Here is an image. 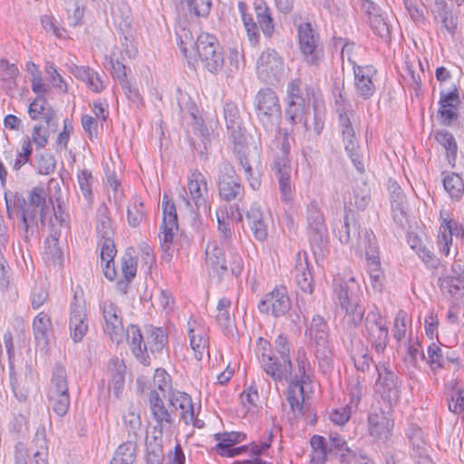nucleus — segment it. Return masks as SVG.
Wrapping results in <instances>:
<instances>
[{"label":"nucleus","mask_w":464,"mask_h":464,"mask_svg":"<svg viewBox=\"0 0 464 464\" xmlns=\"http://www.w3.org/2000/svg\"><path fill=\"white\" fill-rule=\"evenodd\" d=\"M46 198L47 193L43 187H34L30 191L28 200L18 192H5L6 216L11 220L15 216L18 218L19 234L25 242H29L38 231L39 222L42 226L45 224L48 212Z\"/></svg>","instance_id":"obj_1"},{"label":"nucleus","mask_w":464,"mask_h":464,"mask_svg":"<svg viewBox=\"0 0 464 464\" xmlns=\"http://www.w3.org/2000/svg\"><path fill=\"white\" fill-rule=\"evenodd\" d=\"M179 47L185 57L188 56L189 49H197L203 67L213 74L218 73L224 66V53L217 37L210 34H201L196 42L180 37Z\"/></svg>","instance_id":"obj_2"},{"label":"nucleus","mask_w":464,"mask_h":464,"mask_svg":"<svg viewBox=\"0 0 464 464\" xmlns=\"http://www.w3.org/2000/svg\"><path fill=\"white\" fill-rule=\"evenodd\" d=\"M276 146L272 170L278 181L282 200L290 202L293 199L292 168L289 158L291 147L286 132L276 139Z\"/></svg>","instance_id":"obj_3"},{"label":"nucleus","mask_w":464,"mask_h":464,"mask_svg":"<svg viewBox=\"0 0 464 464\" xmlns=\"http://www.w3.org/2000/svg\"><path fill=\"white\" fill-rule=\"evenodd\" d=\"M295 361L297 362V372L293 373V368L291 369L290 376L287 378L288 387L286 392V400L295 417L303 413L304 401V383L310 380L308 373L310 362L304 348L297 350Z\"/></svg>","instance_id":"obj_4"},{"label":"nucleus","mask_w":464,"mask_h":464,"mask_svg":"<svg viewBox=\"0 0 464 464\" xmlns=\"http://www.w3.org/2000/svg\"><path fill=\"white\" fill-rule=\"evenodd\" d=\"M255 111L264 129L272 131L281 118V105L276 92L271 88L259 90L255 97Z\"/></svg>","instance_id":"obj_5"},{"label":"nucleus","mask_w":464,"mask_h":464,"mask_svg":"<svg viewBox=\"0 0 464 464\" xmlns=\"http://www.w3.org/2000/svg\"><path fill=\"white\" fill-rule=\"evenodd\" d=\"M299 50L304 61L310 66L319 67L324 59L319 34L311 23H301L297 26Z\"/></svg>","instance_id":"obj_6"},{"label":"nucleus","mask_w":464,"mask_h":464,"mask_svg":"<svg viewBox=\"0 0 464 464\" xmlns=\"http://www.w3.org/2000/svg\"><path fill=\"white\" fill-rule=\"evenodd\" d=\"M306 230L312 249L322 251L328 243L324 216L317 201H311L305 210Z\"/></svg>","instance_id":"obj_7"},{"label":"nucleus","mask_w":464,"mask_h":464,"mask_svg":"<svg viewBox=\"0 0 464 464\" xmlns=\"http://www.w3.org/2000/svg\"><path fill=\"white\" fill-rule=\"evenodd\" d=\"M49 406L60 417L64 416L70 407V395L67 384L66 370L56 365L48 390Z\"/></svg>","instance_id":"obj_8"},{"label":"nucleus","mask_w":464,"mask_h":464,"mask_svg":"<svg viewBox=\"0 0 464 464\" xmlns=\"http://www.w3.org/2000/svg\"><path fill=\"white\" fill-rule=\"evenodd\" d=\"M218 188L219 198L223 201L242 203L244 200L245 188L234 168L227 162H225L219 169Z\"/></svg>","instance_id":"obj_9"},{"label":"nucleus","mask_w":464,"mask_h":464,"mask_svg":"<svg viewBox=\"0 0 464 464\" xmlns=\"http://www.w3.org/2000/svg\"><path fill=\"white\" fill-rule=\"evenodd\" d=\"M234 152L237 156L239 164L242 166L246 179L249 186L254 189H259L261 186L259 168L261 160L256 150H250L246 146V140L234 142Z\"/></svg>","instance_id":"obj_10"},{"label":"nucleus","mask_w":464,"mask_h":464,"mask_svg":"<svg viewBox=\"0 0 464 464\" xmlns=\"http://www.w3.org/2000/svg\"><path fill=\"white\" fill-rule=\"evenodd\" d=\"M357 247L364 249L367 259L368 273L374 287L380 283L382 276L379 259V247L375 235L372 230H364L363 237L358 233Z\"/></svg>","instance_id":"obj_11"},{"label":"nucleus","mask_w":464,"mask_h":464,"mask_svg":"<svg viewBox=\"0 0 464 464\" xmlns=\"http://www.w3.org/2000/svg\"><path fill=\"white\" fill-rule=\"evenodd\" d=\"M188 189L195 205V213L210 215V205L208 201V188L206 177L198 169L188 176Z\"/></svg>","instance_id":"obj_12"},{"label":"nucleus","mask_w":464,"mask_h":464,"mask_svg":"<svg viewBox=\"0 0 464 464\" xmlns=\"http://www.w3.org/2000/svg\"><path fill=\"white\" fill-rule=\"evenodd\" d=\"M283 71V59L275 49L267 48L262 52L256 65V72L260 80L267 83H274L279 81Z\"/></svg>","instance_id":"obj_13"},{"label":"nucleus","mask_w":464,"mask_h":464,"mask_svg":"<svg viewBox=\"0 0 464 464\" xmlns=\"http://www.w3.org/2000/svg\"><path fill=\"white\" fill-rule=\"evenodd\" d=\"M364 325L372 346L377 353H382L387 347L389 330L382 314L378 311L369 312Z\"/></svg>","instance_id":"obj_14"},{"label":"nucleus","mask_w":464,"mask_h":464,"mask_svg":"<svg viewBox=\"0 0 464 464\" xmlns=\"http://www.w3.org/2000/svg\"><path fill=\"white\" fill-rule=\"evenodd\" d=\"M257 308L262 314L271 313L275 317H281L291 308V299L285 286H276L259 302Z\"/></svg>","instance_id":"obj_15"},{"label":"nucleus","mask_w":464,"mask_h":464,"mask_svg":"<svg viewBox=\"0 0 464 464\" xmlns=\"http://www.w3.org/2000/svg\"><path fill=\"white\" fill-rule=\"evenodd\" d=\"M258 362L263 371L269 375L274 382H278L283 380L287 382L290 372L293 367L291 360L278 358L272 353H258Z\"/></svg>","instance_id":"obj_16"},{"label":"nucleus","mask_w":464,"mask_h":464,"mask_svg":"<svg viewBox=\"0 0 464 464\" xmlns=\"http://www.w3.org/2000/svg\"><path fill=\"white\" fill-rule=\"evenodd\" d=\"M69 329L74 343L81 342L88 331L85 304L83 300L80 301L76 295L70 305Z\"/></svg>","instance_id":"obj_17"},{"label":"nucleus","mask_w":464,"mask_h":464,"mask_svg":"<svg viewBox=\"0 0 464 464\" xmlns=\"http://www.w3.org/2000/svg\"><path fill=\"white\" fill-rule=\"evenodd\" d=\"M362 9L368 15L369 24L374 34L385 41L390 39L391 25L387 14L371 0H362Z\"/></svg>","instance_id":"obj_18"},{"label":"nucleus","mask_w":464,"mask_h":464,"mask_svg":"<svg viewBox=\"0 0 464 464\" xmlns=\"http://www.w3.org/2000/svg\"><path fill=\"white\" fill-rule=\"evenodd\" d=\"M101 308L105 324L104 331L111 341L120 343L123 335V324L120 308L110 300L104 301L101 304Z\"/></svg>","instance_id":"obj_19"},{"label":"nucleus","mask_w":464,"mask_h":464,"mask_svg":"<svg viewBox=\"0 0 464 464\" xmlns=\"http://www.w3.org/2000/svg\"><path fill=\"white\" fill-rule=\"evenodd\" d=\"M378 372L377 383L382 387V392L390 404L397 402L401 393V382L398 376L385 364H376Z\"/></svg>","instance_id":"obj_20"},{"label":"nucleus","mask_w":464,"mask_h":464,"mask_svg":"<svg viewBox=\"0 0 464 464\" xmlns=\"http://www.w3.org/2000/svg\"><path fill=\"white\" fill-rule=\"evenodd\" d=\"M423 5L430 9L436 23L454 35L457 30V17L447 6L445 0H422Z\"/></svg>","instance_id":"obj_21"},{"label":"nucleus","mask_w":464,"mask_h":464,"mask_svg":"<svg viewBox=\"0 0 464 464\" xmlns=\"http://www.w3.org/2000/svg\"><path fill=\"white\" fill-rule=\"evenodd\" d=\"M442 215V211H440L441 221L437 243L440 252L445 256H448L452 245V237H463L464 228L458 221L452 218H443Z\"/></svg>","instance_id":"obj_22"},{"label":"nucleus","mask_w":464,"mask_h":464,"mask_svg":"<svg viewBox=\"0 0 464 464\" xmlns=\"http://www.w3.org/2000/svg\"><path fill=\"white\" fill-rule=\"evenodd\" d=\"M354 89L356 95L363 100L371 98L375 92V84L372 81L376 70L372 65L354 66Z\"/></svg>","instance_id":"obj_23"},{"label":"nucleus","mask_w":464,"mask_h":464,"mask_svg":"<svg viewBox=\"0 0 464 464\" xmlns=\"http://www.w3.org/2000/svg\"><path fill=\"white\" fill-rule=\"evenodd\" d=\"M310 346L316 358L320 371L324 374L329 373L334 366V345L329 336L310 340Z\"/></svg>","instance_id":"obj_24"},{"label":"nucleus","mask_w":464,"mask_h":464,"mask_svg":"<svg viewBox=\"0 0 464 464\" xmlns=\"http://www.w3.org/2000/svg\"><path fill=\"white\" fill-rule=\"evenodd\" d=\"M334 292L340 307L347 306L349 304L361 300L360 287L353 277H350L348 280L335 278L334 280Z\"/></svg>","instance_id":"obj_25"},{"label":"nucleus","mask_w":464,"mask_h":464,"mask_svg":"<svg viewBox=\"0 0 464 464\" xmlns=\"http://www.w3.org/2000/svg\"><path fill=\"white\" fill-rule=\"evenodd\" d=\"M294 274L298 287L304 293L312 294L314 292V276L305 252L296 254Z\"/></svg>","instance_id":"obj_26"},{"label":"nucleus","mask_w":464,"mask_h":464,"mask_svg":"<svg viewBox=\"0 0 464 464\" xmlns=\"http://www.w3.org/2000/svg\"><path fill=\"white\" fill-rule=\"evenodd\" d=\"M369 432L372 437L378 440H386L392 431L393 423L382 409L373 410L368 417Z\"/></svg>","instance_id":"obj_27"},{"label":"nucleus","mask_w":464,"mask_h":464,"mask_svg":"<svg viewBox=\"0 0 464 464\" xmlns=\"http://www.w3.org/2000/svg\"><path fill=\"white\" fill-rule=\"evenodd\" d=\"M188 327L190 347L194 352V357L200 361L208 348L207 330L203 324L192 319L188 322Z\"/></svg>","instance_id":"obj_28"},{"label":"nucleus","mask_w":464,"mask_h":464,"mask_svg":"<svg viewBox=\"0 0 464 464\" xmlns=\"http://www.w3.org/2000/svg\"><path fill=\"white\" fill-rule=\"evenodd\" d=\"M163 399L157 390L150 392V411L154 420L157 421L155 430L159 429L160 433H162L163 429L170 427L173 422L172 412L165 407Z\"/></svg>","instance_id":"obj_29"},{"label":"nucleus","mask_w":464,"mask_h":464,"mask_svg":"<svg viewBox=\"0 0 464 464\" xmlns=\"http://www.w3.org/2000/svg\"><path fill=\"white\" fill-rule=\"evenodd\" d=\"M326 449L330 456L334 457L342 464H350L355 458L354 451L348 447L344 438L338 433L329 434Z\"/></svg>","instance_id":"obj_30"},{"label":"nucleus","mask_w":464,"mask_h":464,"mask_svg":"<svg viewBox=\"0 0 464 464\" xmlns=\"http://www.w3.org/2000/svg\"><path fill=\"white\" fill-rule=\"evenodd\" d=\"M224 118L233 143L246 140L242 127L243 121L236 103L232 102H226L224 105Z\"/></svg>","instance_id":"obj_31"},{"label":"nucleus","mask_w":464,"mask_h":464,"mask_svg":"<svg viewBox=\"0 0 464 464\" xmlns=\"http://www.w3.org/2000/svg\"><path fill=\"white\" fill-rule=\"evenodd\" d=\"M28 114L32 120H43L47 128L56 125V114L44 95H37L29 104Z\"/></svg>","instance_id":"obj_32"},{"label":"nucleus","mask_w":464,"mask_h":464,"mask_svg":"<svg viewBox=\"0 0 464 464\" xmlns=\"http://www.w3.org/2000/svg\"><path fill=\"white\" fill-rule=\"evenodd\" d=\"M126 334L133 355L143 365H150V360L147 353V344L143 341L140 328L137 325L130 324L127 328Z\"/></svg>","instance_id":"obj_33"},{"label":"nucleus","mask_w":464,"mask_h":464,"mask_svg":"<svg viewBox=\"0 0 464 464\" xmlns=\"http://www.w3.org/2000/svg\"><path fill=\"white\" fill-rule=\"evenodd\" d=\"M246 220L255 238L265 241L267 237V224L264 212L257 203L252 204L250 209L246 211Z\"/></svg>","instance_id":"obj_34"},{"label":"nucleus","mask_w":464,"mask_h":464,"mask_svg":"<svg viewBox=\"0 0 464 464\" xmlns=\"http://www.w3.org/2000/svg\"><path fill=\"white\" fill-rule=\"evenodd\" d=\"M126 366L122 360L113 358L109 361L108 373L110 375L109 390L112 389L116 398L121 396L125 382Z\"/></svg>","instance_id":"obj_35"},{"label":"nucleus","mask_w":464,"mask_h":464,"mask_svg":"<svg viewBox=\"0 0 464 464\" xmlns=\"http://www.w3.org/2000/svg\"><path fill=\"white\" fill-rule=\"evenodd\" d=\"M313 97V108H314V121L313 126L309 125L307 120L304 121V127L305 132H307L309 138H315L321 134L324 127L325 119V108L321 101H319L314 94L313 89H311Z\"/></svg>","instance_id":"obj_36"},{"label":"nucleus","mask_w":464,"mask_h":464,"mask_svg":"<svg viewBox=\"0 0 464 464\" xmlns=\"http://www.w3.org/2000/svg\"><path fill=\"white\" fill-rule=\"evenodd\" d=\"M170 405L181 411V418L186 424L192 423L195 419L194 407L191 397L185 392L173 393L169 398Z\"/></svg>","instance_id":"obj_37"},{"label":"nucleus","mask_w":464,"mask_h":464,"mask_svg":"<svg viewBox=\"0 0 464 464\" xmlns=\"http://www.w3.org/2000/svg\"><path fill=\"white\" fill-rule=\"evenodd\" d=\"M368 230L366 227L362 228L360 226L357 227L355 220L350 219L348 215H345L343 223L341 225V228L338 229L335 235L338 236L339 240L343 244H353L357 246L358 233L361 232V237H363V231Z\"/></svg>","instance_id":"obj_38"},{"label":"nucleus","mask_w":464,"mask_h":464,"mask_svg":"<svg viewBox=\"0 0 464 464\" xmlns=\"http://www.w3.org/2000/svg\"><path fill=\"white\" fill-rule=\"evenodd\" d=\"M224 246H219L217 242L209 243L206 248L207 262L217 272L223 274L227 270Z\"/></svg>","instance_id":"obj_39"},{"label":"nucleus","mask_w":464,"mask_h":464,"mask_svg":"<svg viewBox=\"0 0 464 464\" xmlns=\"http://www.w3.org/2000/svg\"><path fill=\"white\" fill-rule=\"evenodd\" d=\"M349 136L347 134H343V140L344 143V149L346 152L348 153L349 158L351 159L353 166L356 168V169L363 173L365 170L364 168V162L362 160V157L361 155V150L358 145V141L355 138V132L349 131Z\"/></svg>","instance_id":"obj_40"},{"label":"nucleus","mask_w":464,"mask_h":464,"mask_svg":"<svg viewBox=\"0 0 464 464\" xmlns=\"http://www.w3.org/2000/svg\"><path fill=\"white\" fill-rule=\"evenodd\" d=\"M43 258L49 266L54 267H61L63 266V256L58 246V238L56 237H51L46 239Z\"/></svg>","instance_id":"obj_41"},{"label":"nucleus","mask_w":464,"mask_h":464,"mask_svg":"<svg viewBox=\"0 0 464 464\" xmlns=\"http://www.w3.org/2000/svg\"><path fill=\"white\" fill-rule=\"evenodd\" d=\"M136 442L129 440L115 450L110 464H132L136 459Z\"/></svg>","instance_id":"obj_42"},{"label":"nucleus","mask_w":464,"mask_h":464,"mask_svg":"<svg viewBox=\"0 0 464 464\" xmlns=\"http://www.w3.org/2000/svg\"><path fill=\"white\" fill-rule=\"evenodd\" d=\"M216 215L220 244L226 248H230L232 243V232L229 222L227 221L228 213L227 208H219L217 210Z\"/></svg>","instance_id":"obj_43"},{"label":"nucleus","mask_w":464,"mask_h":464,"mask_svg":"<svg viewBox=\"0 0 464 464\" xmlns=\"http://www.w3.org/2000/svg\"><path fill=\"white\" fill-rule=\"evenodd\" d=\"M435 139L446 150L449 163L454 166L457 159L458 145L453 134L448 130H440L437 131Z\"/></svg>","instance_id":"obj_44"},{"label":"nucleus","mask_w":464,"mask_h":464,"mask_svg":"<svg viewBox=\"0 0 464 464\" xmlns=\"http://www.w3.org/2000/svg\"><path fill=\"white\" fill-rule=\"evenodd\" d=\"M312 447L311 463L312 464H324L327 457L330 455L326 449V440L320 435H314L310 439Z\"/></svg>","instance_id":"obj_45"},{"label":"nucleus","mask_w":464,"mask_h":464,"mask_svg":"<svg viewBox=\"0 0 464 464\" xmlns=\"http://www.w3.org/2000/svg\"><path fill=\"white\" fill-rule=\"evenodd\" d=\"M238 10L241 14V18L245 26V29L246 31L247 36L249 41L253 44H256L259 40V30L256 23L254 21L251 14H247V5L245 2L239 1L238 2Z\"/></svg>","instance_id":"obj_46"},{"label":"nucleus","mask_w":464,"mask_h":464,"mask_svg":"<svg viewBox=\"0 0 464 464\" xmlns=\"http://www.w3.org/2000/svg\"><path fill=\"white\" fill-rule=\"evenodd\" d=\"M52 323L49 315L45 313H39L33 323L34 338L38 343L47 344L48 332L51 329Z\"/></svg>","instance_id":"obj_47"},{"label":"nucleus","mask_w":464,"mask_h":464,"mask_svg":"<svg viewBox=\"0 0 464 464\" xmlns=\"http://www.w3.org/2000/svg\"><path fill=\"white\" fill-rule=\"evenodd\" d=\"M463 181L461 176L455 172L447 174L442 179L444 189L451 198L456 200H459L462 198Z\"/></svg>","instance_id":"obj_48"},{"label":"nucleus","mask_w":464,"mask_h":464,"mask_svg":"<svg viewBox=\"0 0 464 464\" xmlns=\"http://www.w3.org/2000/svg\"><path fill=\"white\" fill-rule=\"evenodd\" d=\"M341 309L344 311V319L351 327L355 328L362 323L365 309L361 300L349 304L347 306H341Z\"/></svg>","instance_id":"obj_49"},{"label":"nucleus","mask_w":464,"mask_h":464,"mask_svg":"<svg viewBox=\"0 0 464 464\" xmlns=\"http://www.w3.org/2000/svg\"><path fill=\"white\" fill-rule=\"evenodd\" d=\"M77 179L80 190L89 205L93 202L92 183L93 176L92 172L86 169L77 173Z\"/></svg>","instance_id":"obj_50"},{"label":"nucleus","mask_w":464,"mask_h":464,"mask_svg":"<svg viewBox=\"0 0 464 464\" xmlns=\"http://www.w3.org/2000/svg\"><path fill=\"white\" fill-rule=\"evenodd\" d=\"M305 114V102H295L294 101L287 102L285 109V117L287 121L292 124L303 122L306 120Z\"/></svg>","instance_id":"obj_51"},{"label":"nucleus","mask_w":464,"mask_h":464,"mask_svg":"<svg viewBox=\"0 0 464 464\" xmlns=\"http://www.w3.org/2000/svg\"><path fill=\"white\" fill-rule=\"evenodd\" d=\"M145 218L144 204L138 199H135L132 204L128 206L127 219L128 224L132 227H137L140 225Z\"/></svg>","instance_id":"obj_52"},{"label":"nucleus","mask_w":464,"mask_h":464,"mask_svg":"<svg viewBox=\"0 0 464 464\" xmlns=\"http://www.w3.org/2000/svg\"><path fill=\"white\" fill-rule=\"evenodd\" d=\"M97 233L102 238L111 237L112 227H111V219L108 216V209L106 207H103L99 209V215L97 218L96 224Z\"/></svg>","instance_id":"obj_53"},{"label":"nucleus","mask_w":464,"mask_h":464,"mask_svg":"<svg viewBox=\"0 0 464 464\" xmlns=\"http://www.w3.org/2000/svg\"><path fill=\"white\" fill-rule=\"evenodd\" d=\"M308 331L310 340L329 336L328 324L324 317L319 314L313 316Z\"/></svg>","instance_id":"obj_54"},{"label":"nucleus","mask_w":464,"mask_h":464,"mask_svg":"<svg viewBox=\"0 0 464 464\" xmlns=\"http://www.w3.org/2000/svg\"><path fill=\"white\" fill-rule=\"evenodd\" d=\"M33 154V146L31 140L26 137L23 142L21 150L18 152L13 165V170L18 171L24 164L29 162V160Z\"/></svg>","instance_id":"obj_55"},{"label":"nucleus","mask_w":464,"mask_h":464,"mask_svg":"<svg viewBox=\"0 0 464 464\" xmlns=\"http://www.w3.org/2000/svg\"><path fill=\"white\" fill-rule=\"evenodd\" d=\"M440 287L443 292L451 296L457 295L461 289H464V279L446 276L439 279Z\"/></svg>","instance_id":"obj_56"},{"label":"nucleus","mask_w":464,"mask_h":464,"mask_svg":"<svg viewBox=\"0 0 464 464\" xmlns=\"http://www.w3.org/2000/svg\"><path fill=\"white\" fill-rule=\"evenodd\" d=\"M0 72L2 79L6 82L9 88L16 86L15 79L19 71L15 64L9 63L6 60H0Z\"/></svg>","instance_id":"obj_57"},{"label":"nucleus","mask_w":464,"mask_h":464,"mask_svg":"<svg viewBox=\"0 0 464 464\" xmlns=\"http://www.w3.org/2000/svg\"><path fill=\"white\" fill-rule=\"evenodd\" d=\"M178 230V224L163 223L160 227V233L159 238L160 241L161 248L168 251L173 243L174 232Z\"/></svg>","instance_id":"obj_58"},{"label":"nucleus","mask_w":464,"mask_h":464,"mask_svg":"<svg viewBox=\"0 0 464 464\" xmlns=\"http://www.w3.org/2000/svg\"><path fill=\"white\" fill-rule=\"evenodd\" d=\"M185 4L191 14L206 17L210 12L212 2L211 0H187Z\"/></svg>","instance_id":"obj_59"},{"label":"nucleus","mask_w":464,"mask_h":464,"mask_svg":"<svg viewBox=\"0 0 464 464\" xmlns=\"http://www.w3.org/2000/svg\"><path fill=\"white\" fill-rule=\"evenodd\" d=\"M37 169L42 175H49L55 169L56 161L54 157L50 153L37 154Z\"/></svg>","instance_id":"obj_60"},{"label":"nucleus","mask_w":464,"mask_h":464,"mask_svg":"<svg viewBox=\"0 0 464 464\" xmlns=\"http://www.w3.org/2000/svg\"><path fill=\"white\" fill-rule=\"evenodd\" d=\"M121 271L124 278L127 280H132L136 276L137 262L132 256L130 249L127 250L121 258Z\"/></svg>","instance_id":"obj_61"},{"label":"nucleus","mask_w":464,"mask_h":464,"mask_svg":"<svg viewBox=\"0 0 464 464\" xmlns=\"http://www.w3.org/2000/svg\"><path fill=\"white\" fill-rule=\"evenodd\" d=\"M447 401L450 411L455 414L461 413L464 411V389L452 392Z\"/></svg>","instance_id":"obj_62"},{"label":"nucleus","mask_w":464,"mask_h":464,"mask_svg":"<svg viewBox=\"0 0 464 464\" xmlns=\"http://www.w3.org/2000/svg\"><path fill=\"white\" fill-rule=\"evenodd\" d=\"M354 206L359 209H363L370 201V189L366 183L357 186L353 189Z\"/></svg>","instance_id":"obj_63"},{"label":"nucleus","mask_w":464,"mask_h":464,"mask_svg":"<svg viewBox=\"0 0 464 464\" xmlns=\"http://www.w3.org/2000/svg\"><path fill=\"white\" fill-rule=\"evenodd\" d=\"M154 386L162 398H166V392L170 388L169 375L162 369H157L153 377Z\"/></svg>","instance_id":"obj_64"}]
</instances>
